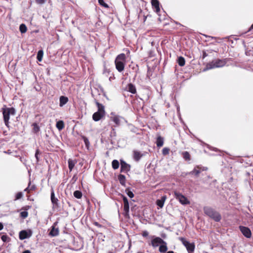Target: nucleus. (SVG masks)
Wrapping results in <instances>:
<instances>
[{"mask_svg": "<svg viewBox=\"0 0 253 253\" xmlns=\"http://www.w3.org/2000/svg\"><path fill=\"white\" fill-rule=\"evenodd\" d=\"M162 243L165 244V241L160 237H155L151 241V245L154 248L157 247Z\"/></svg>", "mask_w": 253, "mask_h": 253, "instance_id": "9", "label": "nucleus"}, {"mask_svg": "<svg viewBox=\"0 0 253 253\" xmlns=\"http://www.w3.org/2000/svg\"><path fill=\"white\" fill-rule=\"evenodd\" d=\"M126 55L124 53L118 55L115 59V65L116 69L121 72L124 70Z\"/></svg>", "mask_w": 253, "mask_h": 253, "instance_id": "3", "label": "nucleus"}, {"mask_svg": "<svg viewBox=\"0 0 253 253\" xmlns=\"http://www.w3.org/2000/svg\"><path fill=\"white\" fill-rule=\"evenodd\" d=\"M240 230L242 233L243 234L244 236L246 238H250L251 237L252 233L250 229L247 227L240 226L239 227Z\"/></svg>", "mask_w": 253, "mask_h": 253, "instance_id": "8", "label": "nucleus"}, {"mask_svg": "<svg viewBox=\"0 0 253 253\" xmlns=\"http://www.w3.org/2000/svg\"><path fill=\"white\" fill-rule=\"evenodd\" d=\"M51 201L53 204L57 205L58 199L55 197L54 192L53 189L51 190Z\"/></svg>", "mask_w": 253, "mask_h": 253, "instance_id": "24", "label": "nucleus"}, {"mask_svg": "<svg viewBox=\"0 0 253 253\" xmlns=\"http://www.w3.org/2000/svg\"><path fill=\"white\" fill-rule=\"evenodd\" d=\"M109 253H112V252H110Z\"/></svg>", "mask_w": 253, "mask_h": 253, "instance_id": "54", "label": "nucleus"}, {"mask_svg": "<svg viewBox=\"0 0 253 253\" xmlns=\"http://www.w3.org/2000/svg\"><path fill=\"white\" fill-rule=\"evenodd\" d=\"M68 101V97L64 96H61L59 98V106L60 107L63 106L64 105H65Z\"/></svg>", "mask_w": 253, "mask_h": 253, "instance_id": "17", "label": "nucleus"}, {"mask_svg": "<svg viewBox=\"0 0 253 253\" xmlns=\"http://www.w3.org/2000/svg\"><path fill=\"white\" fill-rule=\"evenodd\" d=\"M33 131L35 133H37L40 131V127L36 123L33 124Z\"/></svg>", "mask_w": 253, "mask_h": 253, "instance_id": "34", "label": "nucleus"}, {"mask_svg": "<svg viewBox=\"0 0 253 253\" xmlns=\"http://www.w3.org/2000/svg\"><path fill=\"white\" fill-rule=\"evenodd\" d=\"M182 155H183V158L186 161H189L190 160V155L188 152H187V151L183 152L182 153Z\"/></svg>", "mask_w": 253, "mask_h": 253, "instance_id": "32", "label": "nucleus"}, {"mask_svg": "<svg viewBox=\"0 0 253 253\" xmlns=\"http://www.w3.org/2000/svg\"><path fill=\"white\" fill-rule=\"evenodd\" d=\"M133 159L136 161H138L141 159L142 157L145 155V153H141L140 152L137 151V150H134L133 151Z\"/></svg>", "mask_w": 253, "mask_h": 253, "instance_id": "14", "label": "nucleus"}, {"mask_svg": "<svg viewBox=\"0 0 253 253\" xmlns=\"http://www.w3.org/2000/svg\"><path fill=\"white\" fill-rule=\"evenodd\" d=\"M126 90L133 94L135 93L136 92L135 86L132 84H128L126 86Z\"/></svg>", "mask_w": 253, "mask_h": 253, "instance_id": "18", "label": "nucleus"}, {"mask_svg": "<svg viewBox=\"0 0 253 253\" xmlns=\"http://www.w3.org/2000/svg\"><path fill=\"white\" fill-rule=\"evenodd\" d=\"M94 224L95 225H96V226H98V227H101V225L99 223H98V222H95L94 223Z\"/></svg>", "mask_w": 253, "mask_h": 253, "instance_id": "47", "label": "nucleus"}, {"mask_svg": "<svg viewBox=\"0 0 253 253\" xmlns=\"http://www.w3.org/2000/svg\"><path fill=\"white\" fill-rule=\"evenodd\" d=\"M8 238H8V237L7 235H2L1 237V239L4 242H5L7 241Z\"/></svg>", "mask_w": 253, "mask_h": 253, "instance_id": "40", "label": "nucleus"}, {"mask_svg": "<svg viewBox=\"0 0 253 253\" xmlns=\"http://www.w3.org/2000/svg\"><path fill=\"white\" fill-rule=\"evenodd\" d=\"M3 228V224L2 223L0 222V230H1Z\"/></svg>", "mask_w": 253, "mask_h": 253, "instance_id": "48", "label": "nucleus"}, {"mask_svg": "<svg viewBox=\"0 0 253 253\" xmlns=\"http://www.w3.org/2000/svg\"><path fill=\"white\" fill-rule=\"evenodd\" d=\"M166 199V196H164L162 197L161 199L160 200H158L157 201V205L160 208H163L164 205V203Z\"/></svg>", "mask_w": 253, "mask_h": 253, "instance_id": "20", "label": "nucleus"}, {"mask_svg": "<svg viewBox=\"0 0 253 253\" xmlns=\"http://www.w3.org/2000/svg\"><path fill=\"white\" fill-rule=\"evenodd\" d=\"M98 0L99 3L101 5H102L105 7H108V5L106 3L104 2L103 0Z\"/></svg>", "mask_w": 253, "mask_h": 253, "instance_id": "38", "label": "nucleus"}, {"mask_svg": "<svg viewBox=\"0 0 253 253\" xmlns=\"http://www.w3.org/2000/svg\"><path fill=\"white\" fill-rule=\"evenodd\" d=\"M111 120L114 122L117 125H120L121 124V120L123 118L120 116L115 115L111 117Z\"/></svg>", "mask_w": 253, "mask_h": 253, "instance_id": "16", "label": "nucleus"}, {"mask_svg": "<svg viewBox=\"0 0 253 253\" xmlns=\"http://www.w3.org/2000/svg\"><path fill=\"white\" fill-rule=\"evenodd\" d=\"M148 234H149V233L147 231H144L142 233V236L143 237H147L148 236Z\"/></svg>", "mask_w": 253, "mask_h": 253, "instance_id": "44", "label": "nucleus"}, {"mask_svg": "<svg viewBox=\"0 0 253 253\" xmlns=\"http://www.w3.org/2000/svg\"><path fill=\"white\" fill-rule=\"evenodd\" d=\"M168 250V248L167 246V243L165 242V243H162L161 245H160L159 247V251L161 253H165Z\"/></svg>", "mask_w": 253, "mask_h": 253, "instance_id": "25", "label": "nucleus"}, {"mask_svg": "<svg viewBox=\"0 0 253 253\" xmlns=\"http://www.w3.org/2000/svg\"><path fill=\"white\" fill-rule=\"evenodd\" d=\"M83 138L84 139V144L86 147H88L89 145V141L88 139L85 136H83Z\"/></svg>", "mask_w": 253, "mask_h": 253, "instance_id": "37", "label": "nucleus"}, {"mask_svg": "<svg viewBox=\"0 0 253 253\" xmlns=\"http://www.w3.org/2000/svg\"><path fill=\"white\" fill-rule=\"evenodd\" d=\"M174 197L182 205H188L190 201L184 195L178 192H174Z\"/></svg>", "mask_w": 253, "mask_h": 253, "instance_id": "5", "label": "nucleus"}, {"mask_svg": "<svg viewBox=\"0 0 253 253\" xmlns=\"http://www.w3.org/2000/svg\"><path fill=\"white\" fill-rule=\"evenodd\" d=\"M74 196L77 199H80L82 197V193L81 191L76 190L74 192Z\"/></svg>", "mask_w": 253, "mask_h": 253, "instance_id": "33", "label": "nucleus"}, {"mask_svg": "<svg viewBox=\"0 0 253 253\" xmlns=\"http://www.w3.org/2000/svg\"><path fill=\"white\" fill-rule=\"evenodd\" d=\"M43 52L42 50H40L37 54V58L39 61H41L42 59Z\"/></svg>", "mask_w": 253, "mask_h": 253, "instance_id": "30", "label": "nucleus"}, {"mask_svg": "<svg viewBox=\"0 0 253 253\" xmlns=\"http://www.w3.org/2000/svg\"><path fill=\"white\" fill-rule=\"evenodd\" d=\"M119 180L121 185L125 186L126 183V177L123 174H120L118 177Z\"/></svg>", "mask_w": 253, "mask_h": 253, "instance_id": "27", "label": "nucleus"}, {"mask_svg": "<svg viewBox=\"0 0 253 253\" xmlns=\"http://www.w3.org/2000/svg\"><path fill=\"white\" fill-rule=\"evenodd\" d=\"M23 195L22 192H20L17 193L15 196V200H17L21 199L23 197Z\"/></svg>", "mask_w": 253, "mask_h": 253, "instance_id": "35", "label": "nucleus"}, {"mask_svg": "<svg viewBox=\"0 0 253 253\" xmlns=\"http://www.w3.org/2000/svg\"><path fill=\"white\" fill-rule=\"evenodd\" d=\"M167 253H174L173 251H169Z\"/></svg>", "mask_w": 253, "mask_h": 253, "instance_id": "52", "label": "nucleus"}, {"mask_svg": "<svg viewBox=\"0 0 253 253\" xmlns=\"http://www.w3.org/2000/svg\"><path fill=\"white\" fill-rule=\"evenodd\" d=\"M179 240L181 241L183 245L186 247L189 253L194 252L195 249V245L193 243H191L186 240L185 238L181 237Z\"/></svg>", "mask_w": 253, "mask_h": 253, "instance_id": "6", "label": "nucleus"}, {"mask_svg": "<svg viewBox=\"0 0 253 253\" xmlns=\"http://www.w3.org/2000/svg\"><path fill=\"white\" fill-rule=\"evenodd\" d=\"M177 62L180 66H183L185 64V60L184 57L180 56L178 58Z\"/></svg>", "mask_w": 253, "mask_h": 253, "instance_id": "28", "label": "nucleus"}, {"mask_svg": "<svg viewBox=\"0 0 253 253\" xmlns=\"http://www.w3.org/2000/svg\"><path fill=\"white\" fill-rule=\"evenodd\" d=\"M32 235V231L31 230H22L19 232V239L21 240L29 238Z\"/></svg>", "mask_w": 253, "mask_h": 253, "instance_id": "7", "label": "nucleus"}, {"mask_svg": "<svg viewBox=\"0 0 253 253\" xmlns=\"http://www.w3.org/2000/svg\"><path fill=\"white\" fill-rule=\"evenodd\" d=\"M57 225V222L54 223L53 225L51 227V229L49 233V235L51 237H55L59 234V229L56 228L55 226Z\"/></svg>", "mask_w": 253, "mask_h": 253, "instance_id": "12", "label": "nucleus"}, {"mask_svg": "<svg viewBox=\"0 0 253 253\" xmlns=\"http://www.w3.org/2000/svg\"><path fill=\"white\" fill-rule=\"evenodd\" d=\"M21 216L23 218H26L28 216V212L26 211H22L20 213Z\"/></svg>", "mask_w": 253, "mask_h": 253, "instance_id": "39", "label": "nucleus"}, {"mask_svg": "<svg viewBox=\"0 0 253 253\" xmlns=\"http://www.w3.org/2000/svg\"><path fill=\"white\" fill-rule=\"evenodd\" d=\"M23 253H31V252L29 250H26L24 251Z\"/></svg>", "mask_w": 253, "mask_h": 253, "instance_id": "50", "label": "nucleus"}, {"mask_svg": "<svg viewBox=\"0 0 253 253\" xmlns=\"http://www.w3.org/2000/svg\"><path fill=\"white\" fill-rule=\"evenodd\" d=\"M249 184H250V186L252 187V183H251V182H249Z\"/></svg>", "mask_w": 253, "mask_h": 253, "instance_id": "53", "label": "nucleus"}, {"mask_svg": "<svg viewBox=\"0 0 253 253\" xmlns=\"http://www.w3.org/2000/svg\"><path fill=\"white\" fill-rule=\"evenodd\" d=\"M76 163H77V161L76 160L69 159L68 167H69V169L70 171L72 170L74 168V167Z\"/></svg>", "mask_w": 253, "mask_h": 253, "instance_id": "21", "label": "nucleus"}, {"mask_svg": "<svg viewBox=\"0 0 253 253\" xmlns=\"http://www.w3.org/2000/svg\"><path fill=\"white\" fill-rule=\"evenodd\" d=\"M169 149L168 148L165 147L163 148L162 151V153L164 155H166L169 154Z\"/></svg>", "mask_w": 253, "mask_h": 253, "instance_id": "36", "label": "nucleus"}, {"mask_svg": "<svg viewBox=\"0 0 253 253\" xmlns=\"http://www.w3.org/2000/svg\"><path fill=\"white\" fill-rule=\"evenodd\" d=\"M151 3L152 6L156 9L157 12H158L160 10L159 7V2L157 0H151Z\"/></svg>", "mask_w": 253, "mask_h": 253, "instance_id": "19", "label": "nucleus"}, {"mask_svg": "<svg viewBox=\"0 0 253 253\" xmlns=\"http://www.w3.org/2000/svg\"><path fill=\"white\" fill-rule=\"evenodd\" d=\"M204 213L216 222L220 220L221 217L219 213L211 207H206L204 208Z\"/></svg>", "mask_w": 253, "mask_h": 253, "instance_id": "1", "label": "nucleus"}, {"mask_svg": "<svg viewBox=\"0 0 253 253\" xmlns=\"http://www.w3.org/2000/svg\"><path fill=\"white\" fill-rule=\"evenodd\" d=\"M252 29H253V24L251 26V28L249 30V31H251Z\"/></svg>", "mask_w": 253, "mask_h": 253, "instance_id": "51", "label": "nucleus"}, {"mask_svg": "<svg viewBox=\"0 0 253 253\" xmlns=\"http://www.w3.org/2000/svg\"><path fill=\"white\" fill-rule=\"evenodd\" d=\"M40 151L38 149H37L36 151V153H35V157L36 158V160H37V162H38L39 161V155L40 154Z\"/></svg>", "mask_w": 253, "mask_h": 253, "instance_id": "41", "label": "nucleus"}, {"mask_svg": "<svg viewBox=\"0 0 253 253\" xmlns=\"http://www.w3.org/2000/svg\"><path fill=\"white\" fill-rule=\"evenodd\" d=\"M36 187L35 185H33L31 186V187L30 188V190H33L35 189Z\"/></svg>", "mask_w": 253, "mask_h": 253, "instance_id": "49", "label": "nucleus"}, {"mask_svg": "<svg viewBox=\"0 0 253 253\" xmlns=\"http://www.w3.org/2000/svg\"><path fill=\"white\" fill-rule=\"evenodd\" d=\"M156 144L158 147H162L164 144L163 138L160 136H158L157 138Z\"/></svg>", "mask_w": 253, "mask_h": 253, "instance_id": "22", "label": "nucleus"}, {"mask_svg": "<svg viewBox=\"0 0 253 253\" xmlns=\"http://www.w3.org/2000/svg\"><path fill=\"white\" fill-rule=\"evenodd\" d=\"M112 168L114 169H118L119 167V161L116 160H113L112 162Z\"/></svg>", "mask_w": 253, "mask_h": 253, "instance_id": "29", "label": "nucleus"}, {"mask_svg": "<svg viewBox=\"0 0 253 253\" xmlns=\"http://www.w3.org/2000/svg\"><path fill=\"white\" fill-rule=\"evenodd\" d=\"M19 30L21 33H25L26 32L27 28L26 25L24 24H21L19 27Z\"/></svg>", "mask_w": 253, "mask_h": 253, "instance_id": "31", "label": "nucleus"}, {"mask_svg": "<svg viewBox=\"0 0 253 253\" xmlns=\"http://www.w3.org/2000/svg\"><path fill=\"white\" fill-rule=\"evenodd\" d=\"M96 104L98 107V112L102 113V114H105V111H104V106L98 102L97 101L96 102Z\"/></svg>", "mask_w": 253, "mask_h": 253, "instance_id": "23", "label": "nucleus"}, {"mask_svg": "<svg viewBox=\"0 0 253 253\" xmlns=\"http://www.w3.org/2000/svg\"><path fill=\"white\" fill-rule=\"evenodd\" d=\"M2 114L3 116V120L6 126H8L9 120V116L14 115L15 114V110L13 108H2Z\"/></svg>", "mask_w": 253, "mask_h": 253, "instance_id": "4", "label": "nucleus"}, {"mask_svg": "<svg viewBox=\"0 0 253 253\" xmlns=\"http://www.w3.org/2000/svg\"><path fill=\"white\" fill-rule=\"evenodd\" d=\"M127 195H128V196L129 197H130V198H132L134 197V194L133 193H132V191H130V190H128L127 191Z\"/></svg>", "mask_w": 253, "mask_h": 253, "instance_id": "42", "label": "nucleus"}, {"mask_svg": "<svg viewBox=\"0 0 253 253\" xmlns=\"http://www.w3.org/2000/svg\"><path fill=\"white\" fill-rule=\"evenodd\" d=\"M36 2L39 4H43L45 3V0H36Z\"/></svg>", "mask_w": 253, "mask_h": 253, "instance_id": "43", "label": "nucleus"}, {"mask_svg": "<svg viewBox=\"0 0 253 253\" xmlns=\"http://www.w3.org/2000/svg\"><path fill=\"white\" fill-rule=\"evenodd\" d=\"M123 202H124V215L125 216H127L128 215L129 212V203L128 200L126 197L124 196L123 197Z\"/></svg>", "mask_w": 253, "mask_h": 253, "instance_id": "10", "label": "nucleus"}, {"mask_svg": "<svg viewBox=\"0 0 253 253\" xmlns=\"http://www.w3.org/2000/svg\"><path fill=\"white\" fill-rule=\"evenodd\" d=\"M130 166L123 160H121V172H127L130 170Z\"/></svg>", "mask_w": 253, "mask_h": 253, "instance_id": "11", "label": "nucleus"}, {"mask_svg": "<svg viewBox=\"0 0 253 253\" xmlns=\"http://www.w3.org/2000/svg\"><path fill=\"white\" fill-rule=\"evenodd\" d=\"M227 63L226 59H215L208 63L206 65V68L204 70H210L215 68H220L223 67Z\"/></svg>", "mask_w": 253, "mask_h": 253, "instance_id": "2", "label": "nucleus"}, {"mask_svg": "<svg viewBox=\"0 0 253 253\" xmlns=\"http://www.w3.org/2000/svg\"><path fill=\"white\" fill-rule=\"evenodd\" d=\"M56 126L59 130H62L64 127V124L62 121H59L56 123Z\"/></svg>", "mask_w": 253, "mask_h": 253, "instance_id": "26", "label": "nucleus"}, {"mask_svg": "<svg viewBox=\"0 0 253 253\" xmlns=\"http://www.w3.org/2000/svg\"><path fill=\"white\" fill-rule=\"evenodd\" d=\"M104 116V114L102 113L96 112L93 114L92 119L94 121L97 122L99 121Z\"/></svg>", "mask_w": 253, "mask_h": 253, "instance_id": "15", "label": "nucleus"}, {"mask_svg": "<svg viewBox=\"0 0 253 253\" xmlns=\"http://www.w3.org/2000/svg\"><path fill=\"white\" fill-rule=\"evenodd\" d=\"M206 169H207V168H203L202 169L199 166H197L196 167H195L194 169L192 171L190 172L189 174H193V175H195L196 176H198L199 175V173H201V172L202 171L205 170Z\"/></svg>", "mask_w": 253, "mask_h": 253, "instance_id": "13", "label": "nucleus"}, {"mask_svg": "<svg viewBox=\"0 0 253 253\" xmlns=\"http://www.w3.org/2000/svg\"><path fill=\"white\" fill-rule=\"evenodd\" d=\"M30 182L29 183V186L28 187H27L25 189V191H27V192L29 193L30 192Z\"/></svg>", "mask_w": 253, "mask_h": 253, "instance_id": "45", "label": "nucleus"}, {"mask_svg": "<svg viewBox=\"0 0 253 253\" xmlns=\"http://www.w3.org/2000/svg\"><path fill=\"white\" fill-rule=\"evenodd\" d=\"M208 56V54L206 52V51H203V58H205L206 57H207Z\"/></svg>", "mask_w": 253, "mask_h": 253, "instance_id": "46", "label": "nucleus"}]
</instances>
